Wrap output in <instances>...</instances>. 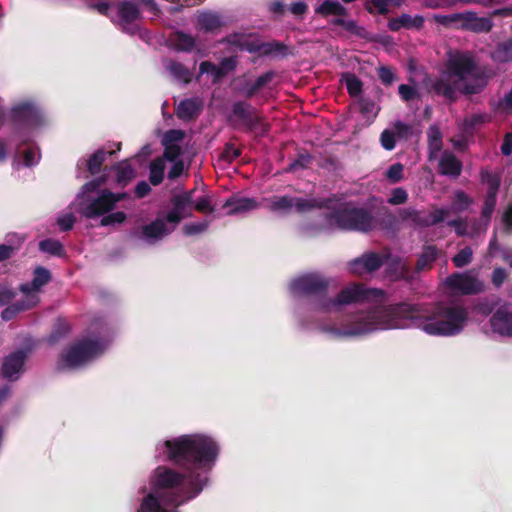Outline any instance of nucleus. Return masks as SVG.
Returning <instances> with one entry per match:
<instances>
[{
	"instance_id": "nucleus-1",
	"label": "nucleus",
	"mask_w": 512,
	"mask_h": 512,
	"mask_svg": "<svg viewBox=\"0 0 512 512\" xmlns=\"http://www.w3.org/2000/svg\"><path fill=\"white\" fill-rule=\"evenodd\" d=\"M468 319L462 306L439 304L428 309L419 304L399 302L376 307L355 315L345 329L327 328L337 336H356L378 329H403L413 326L433 336H452L460 333Z\"/></svg>"
},
{
	"instance_id": "nucleus-2",
	"label": "nucleus",
	"mask_w": 512,
	"mask_h": 512,
	"mask_svg": "<svg viewBox=\"0 0 512 512\" xmlns=\"http://www.w3.org/2000/svg\"><path fill=\"white\" fill-rule=\"evenodd\" d=\"M164 447L167 459L187 472L181 474L165 466L155 470V486L170 490L164 502L176 508L202 492L208 478L198 470L211 469L218 457L219 446L209 436L188 434L166 440Z\"/></svg>"
},
{
	"instance_id": "nucleus-3",
	"label": "nucleus",
	"mask_w": 512,
	"mask_h": 512,
	"mask_svg": "<svg viewBox=\"0 0 512 512\" xmlns=\"http://www.w3.org/2000/svg\"><path fill=\"white\" fill-rule=\"evenodd\" d=\"M322 217L319 231L338 229L367 233L376 227V219L368 209L348 204L324 213Z\"/></svg>"
},
{
	"instance_id": "nucleus-4",
	"label": "nucleus",
	"mask_w": 512,
	"mask_h": 512,
	"mask_svg": "<svg viewBox=\"0 0 512 512\" xmlns=\"http://www.w3.org/2000/svg\"><path fill=\"white\" fill-rule=\"evenodd\" d=\"M432 20L446 29L465 31L474 34L489 33L494 27V22L491 17L479 16L472 10L448 15L434 14L432 16Z\"/></svg>"
},
{
	"instance_id": "nucleus-5",
	"label": "nucleus",
	"mask_w": 512,
	"mask_h": 512,
	"mask_svg": "<svg viewBox=\"0 0 512 512\" xmlns=\"http://www.w3.org/2000/svg\"><path fill=\"white\" fill-rule=\"evenodd\" d=\"M228 122L234 128L244 127L246 132L260 137L268 135L271 129V125L264 116L246 101H236L232 104Z\"/></svg>"
},
{
	"instance_id": "nucleus-6",
	"label": "nucleus",
	"mask_w": 512,
	"mask_h": 512,
	"mask_svg": "<svg viewBox=\"0 0 512 512\" xmlns=\"http://www.w3.org/2000/svg\"><path fill=\"white\" fill-rule=\"evenodd\" d=\"M104 348L99 339L84 338L70 345L59 358V369H75L100 355Z\"/></svg>"
},
{
	"instance_id": "nucleus-7",
	"label": "nucleus",
	"mask_w": 512,
	"mask_h": 512,
	"mask_svg": "<svg viewBox=\"0 0 512 512\" xmlns=\"http://www.w3.org/2000/svg\"><path fill=\"white\" fill-rule=\"evenodd\" d=\"M383 296V291L366 288L363 284H353L343 288L335 298L324 297L319 302V310L323 312L337 311L342 305L369 301Z\"/></svg>"
},
{
	"instance_id": "nucleus-8",
	"label": "nucleus",
	"mask_w": 512,
	"mask_h": 512,
	"mask_svg": "<svg viewBox=\"0 0 512 512\" xmlns=\"http://www.w3.org/2000/svg\"><path fill=\"white\" fill-rule=\"evenodd\" d=\"M225 42L241 51L249 53H257L259 56L271 55H287V45L282 42L273 40L270 42L261 41L258 38H253L251 35L242 33L229 34L225 38Z\"/></svg>"
},
{
	"instance_id": "nucleus-9",
	"label": "nucleus",
	"mask_w": 512,
	"mask_h": 512,
	"mask_svg": "<svg viewBox=\"0 0 512 512\" xmlns=\"http://www.w3.org/2000/svg\"><path fill=\"white\" fill-rule=\"evenodd\" d=\"M332 279L319 272H310L299 276L290 283V290L294 294L305 296H318L316 308L319 310V302L327 296V291Z\"/></svg>"
},
{
	"instance_id": "nucleus-10",
	"label": "nucleus",
	"mask_w": 512,
	"mask_h": 512,
	"mask_svg": "<svg viewBox=\"0 0 512 512\" xmlns=\"http://www.w3.org/2000/svg\"><path fill=\"white\" fill-rule=\"evenodd\" d=\"M116 19L111 17L113 23L119 26L123 32L135 34L138 31L136 21L141 18V12L137 4L131 1H122L116 5Z\"/></svg>"
},
{
	"instance_id": "nucleus-11",
	"label": "nucleus",
	"mask_w": 512,
	"mask_h": 512,
	"mask_svg": "<svg viewBox=\"0 0 512 512\" xmlns=\"http://www.w3.org/2000/svg\"><path fill=\"white\" fill-rule=\"evenodd\" d=\"M446 285L462 295H474L484 290V284L470 272L453 273L445 281Z\"/></svg>"
},
{
	"instance_id": "nucleus-12",
	"label": "nucleus",
	"mask_w": 512,
	"mask_h": 512,
	"mask_svg": "<svg viewBox=\"0 0 512 512\" xmlns=\"http://www.w3.org/2000/svg\"><path fill=\"white\" fill-rule=\"evenodd\" d=\"M193 193L194 190H191L172 196V208L165 217L167 222L177 225L184 218L192 216Z\"/></svg>"
},
{
	"instance_id": "nucleus-13",
	"label": "nucleus",
	"mask_w": 512,
	"mask_h": 512,
	"mask_svg": "<svg viewBox=\"0 0 512 512\" xmlns=\"http://www.w3.org/2000/svg\"><path fill=\"white\" fill-rule=\"evenodd\" d=\"M111 196L112 192L110 190H101L98 197L87 204H81V215L87 219H95L109 213L114 209L113 202L110 199Z\"/></svg>"
},
{
	"instance_id": "nucleus-14",
	"label": "nucleus",
	"mask_w": 512,
	"mask_h": 512,
	"mask_svg": "<svg viewBox=\"0 0 512 512\" xmlns=\"http://www.w3.org/2000/svg\"><path fill=\"white\" fill-rule=\"evenodd\" d=\"M11 120L13 123L24 126H39L43 123V116L35 105L24 102L12 108Z\"/></svg>"
},
{
	"instance_id": "nucleus-15",
	"label": "nucleus",
	"mask_w": 512,
	"mask_h": 512,
	"mask_svg": "<svg viewBox=\"0 0 512 512\" xmlns=\"http://www.w3.org/2000/svg\"><path fill=\"white\" fill-rule=\"evenodd\" d=\"M27 360V352L16 350L7 355L2 362L1 375L9 381H16L20 378Z\"/></svg>"
},
{
	"instance_id": "nucleus-16",
	"label": "nucleus",
	"mask_w": 512,
	"mask_h": 512,
	"mask_svg": "<svg viewBox=\"0 0 512 512\" xmlns=\"http://www.w3.org/2000/svg\"><path fill=\"white\" fill-rule=\"evenodd\" d=\"M385 262V257L376 252H366L349 264V270L355 275L373 273L379 270Z\"/></svg>"
},
{
	"instance_id": "nucleus-17",
	"label": "nucleus",
	"mask_w": 512,
	"mask_h": 512,
	"mask_svg": "<svg viewBox=\"0 0 512 512\" xmlns=\"http://www.w3.org/2000/svg\"><path fill=\"white\" fill-rule=\"evenodd\" d=\"M482 181L487 184L488 188L481 211V217L489 221L497 204V194L500 187V179L486 171L485 173H482Z\"/></svg>"
},
{
	"instance_id": "nucleus-18",
	"label": "nucleus",
	"mask_w": 512,
	"mask_h": 512,
	"mask_svg": "<svg viewBox=\"0 0 512 512\" xmlns=\"http://www.w3.org/2000/svg\"><path fill=\"white\" fill-rule=\"evenodd\" d=\"M332 24L335 26L343 27L349 33L367 40L369 42L380 43L386 45L391 42V37L388 35H372L370 32L366 30L363 26H359L354 20H345L343 18H335L332 21Z\"/></svg>"
},
{
	"instance_id": "nucleus-19",
	"label": "nucleus",
	"mask_w": 512,
	"mask_h": 512,
	"mask_svg": "<svg viewBox=\"0 0 512 512\" xmlns=\"http://www.w3.org/2000/svg\"><path fill=\"white\" fill-rule=\"evenodd\" d=\"M490 325L493 332L501 336H512V308L505 303L500 306L491 316Z\"/></svg>"
},
{
	"instance_id": "nucleus-20",
	"label": "nucleus",
	"mask_w": 512,
	"mask_h": 512,
	"mask_svg": "<svg viewBox=\"0 0 512 512\" xmlns=\"http://www.w3.org/2000/svg\"><path fill=\"white\" fill-rule=\"evenodd\" d=\"M475 69V63L473 59L464 54H457L456 56L449 59L447 63V74L457 79L459 84L466 78L467 75L471 74Z\"/></svg>"
},
{
	"instance_id": "nucleus-21",
	"label": "nucleus",
	"mask_w": 512,
	"mask_h": 512,
	"mask_svg": "<svg viewBox=\"0 0 512 512\" xmlns=\"http://www.w3.org/2000/svg\"><path fill=\"white\" fill-rule=\"evenodd\" d=\"M236 67V58L226 57L221 60L218 66L210 61H203L200 63L199 70L201 74H211L213 76V83H217L229 73L235 71Z\"/></svg>"
},
{
	"instance_id": "nucleus-22",
	"label": "nucleus",
	"mask_w": 512,
	"mask_h": 512,
	"mask_svg": "<svg viewBox=\"0 0 512 512\" xmlns=\"http://www.w3.org/2000/svg\"><path fill=\"white\" fill-rule=\"evenodd\" d=\"M169 233L170 230L167 228L165 221L157 218L150 224L142 226L140 231H132L131 236L137 239L145 240L148 243H155Z\"/></svg>"
},
{
	"instance_id": "nucleus-23",
	"label": "nucleus",
	"mask_w": 512,
	"mask_h": 512,
	"mask_svg": "<svg viewBox=\"0 0 512 512\" xmlns=\"http://www.w3.org/2000/svg\"><path fill=\"white\" fill-rule=\"evenodd\" d=\"M51 279V272L43 266H38L33 271L31 282L21 284L19 289L25 297L38 296L36 293L39 292L43 286L47 285Z\"/></svg>"
},
{
	"instance_id": "nucleus-24",
	"label": "nucleus",
	"mask_w": 512,
	"mask_h": 512,
	"mask_svg": "<svg viewBox=\"0 0 512 512\" xmlns=\"http://www.w3.org/2000/svg\"><path fill=\"white\" fill-rule=\"evenodd\" d=\"M459 88V81H455L447 73L437 78L431 86V90L436 95L443 96L451 102L457 99V91Z\"/></svg>"
},
{
	"instance_id": "nucleus-25",
	"label": "nucleus",
	"mask_w": 512,
	"mask_h": 512,
	"mask_svg": "<svg viewBox=\"0 0 512 512\" xmlns=\"http://www.w3.org/2000/svg\"><path fill=\"white\" fill-rule=\"evenodd\" d=\"M202 101L198 98H186L176 106L175 114L178 119L191 121L196 119L202 112Z\"/></svg>"
},
{
	"instance_id": "nucleus-26",
	"label": "nucleus",
	"mask_w": 512,
	"mask_h": 512,
	"mask_svg": "<svg viewBox=\"0 0 512 512\" xmlns=\"http://www.w3.org/2000/svg\"><path fill=\"white\" fill-rule=\"evenodd\" d=\"M462 162L457 156L450 152L444 151L438 163V172L441 175L457 178L462 172Z\"/></svg>"
},
{
	"instance_id": "nucleus-27",
	"label": "nucleus",
	"mask_w": 512,
	"mask_h": 512,
	"mask_svg": "<svg viewBox=\"0 0 512 512\" xmlns=\"http://www.w3.org/2000/svg\"><path fill=\"white\" fill-rule=\"evenodd\" d=\"M425 19L421 15L412 17L409 14L403 13L397 18H391L388 21V28L390 31L397 32L401 28L420 30L424 26Z\"/></svg>"
},
{
	"instance_id": "nucleus-28",
	"label": "nucleus",
	"mask_w": 512,
	"mask_h": 512,
	"mask_svg": "<svg viewBox=\"0 0 512 512\" xmlns=\"http://www.w3.org/2000/svg\"><path fill=\"white\" fill-rule=\"evenodd\" d=\"M39 303V296L25 297L7 306L1 313L4 321L12 320L19 312L27 311Z\"/></svg>"
},
{
	"instance_id": "nucleus-29",
	"label": "nucleus",
	"mask_w": 512,
	"mask_h": 512,
	"mask_svg": "<svg viewBox=\"0 0 512 512\" xmlns=\"http://www.w3.org/2000/svg\"><path fill=\"white\" fill-rule=\"evenodd\" d=\"M428 138V159L433 161L438 157L443 148V135L437 125H431L427 131Z\"/></svg>"
},
{
	"instance_id": "nucleus-30",
	"label": "nucleus",
	"mask_w": 512,
	"mask_h": 512,
	"mask_svg": "<svg viewBox=\"0 0 512 512\" xmlns=\"http://www.w3.org/2000/svg\"><path fill=\"white\" fill-rule=\"evenodd\" d=\"M258 204L252 198H229L225 201L223 208L228 209V215H235L256 209Z\"/></svg>"
},
{
	"instance_id": "nucleus-31",
	"label": "nucleus",
	"mask_w": 512,
	"mask_h": 512,
	"mask_svg": "<svg viewBox=\"0 0 512 512\" xmlns=\"http://www.w3.org/2000/svg\"><path fill=\"white\" fill-rule=\"evenodd\" d=\"M294 205L293 207L300 213L309 211L315 208L322 209H331L332 203L334 202V198H322V199H304V198H293Z\"/></svg>"
},
{
	"instance_id": "nucleus-32",
	"label": "nucleus",
	"mask_w": 512,
	"mask_h": 512,
	"mask_svg": "<svg viewBox=\"0 0 512 512\" xmlns=\"http://www.w3.org/2000/svg\"><path fill=\"white\" fill-rule=\"evenodd\" d=\"M315 13L319 14V15H321L323 17H327V16H330V15L346 16L348 14V11L338 1H335V0H325L322 4H320L315 9Z\"/></svg>"
},
{
	"instance_id": "nucleus-33",
	"label": "nucleus",
	"mask_w": 512,
	"mask_h": 512,
	"mask_svg": "<svg viewBox=\"0 0 512 512\" xmlns=\"http://www.w3.org/2000/svg\"><path fill=\"white\" fill-rule=\"evenodd\" d=\"M114 151H106L104 149H98L95 151L88 160L86 161V166L90 174L96 175L98 174L103 166V163L106 161L108 155H113Z\"/></svg>"
},
{
	"instance_id": "nucleus-34",
	"label": "nucleus",
	"mask_w": 512,
	"mask_h": 512,
	"mask_svg": "<svg viewBox=\"0 0 512 512\" xmlns=\"http://www.w3.org/2000/svg\"><path fill=\"white\" fill-rule=\"evenodd\" d=\"M438 257V250L436 246L429 245L424 247L422 254L418 257L416 262V270L423 271L432 267V264Z\"/></svg>"
},
{
	"instance_id": "nucleus-35",
	"label": "nucleus",
	"mask_w": 512,
	"mask_h": 512,
	"mask_svg": "<svg viewBox=\"0 0 512 512\" xmlns=\"http://www.w3.org/2000/svg\"><path fill=\"white\" fill-rule=\"evenodd\" d=\"M137 512H178L176 509L167 510L163 507L160 500L150 493L144 497Z\"/></svg>"
},
{
	"instance_id": "nucleus-36",
	"label": "nucleus",
	"mask_w": 512,
	"mask_h": 512,
	"mask_svg": "<svg viewBox=\"0 0 512 512\" xmlns=\"http://www.w3.org/2000/svg\"><path fill=\"white\" fill-rule=\"evenodd\" d=\"M173 46L177 51L190 52L195 47V39L189 34L177 31L172 38Z\"/></svg>"
},
{
	"instance_id": "nucleus-37",
	"label": "nucleus",
	"mask_w": 512,
	"mask_h": 512,
	"mask_svg": "<svg viewBox=\"0 0 512 512\" xmlns=\"http://www.w3.org/2000/svg\"><path fill=\"white\" fill-rule=\"evenodd\" d=\"M149 181L153 186H158L164 179L165 163L160 157L155 158L149 165Z\"/></svg>"
},
{
	"instance_id": "nucleus-38",
	"label": "nucleus",
	"mask_w": 512,
	"mask_h": 512,
	"mask_svg": "<svg viewBox=\"0 0 512 512\" xmlns=\"http://www.w3.org/2000/svg\"><path fill=\"white\" fill-rule=\"evenodd\" d=\"M198 25L204 32H212L221 27L220 17L213 13H202L198 17Z\"/></svg>"
},
{
	"instance_id": "nucleus-39",
	"label": "nucleus",
	"mask_w": 512,
	"mask_h": 512,
	"mask_svg": "<svg viewBox=\"0 0 512 512\" xmlns=\"http://www.w3.org/2000/svg\"><path fill=\"white\" fill-rule=\"evenodd\" d=\"M377 221L384 230H394L398 223L396 216L385 206L378 210Z\"/></svg>"
},
{
	"instance_id": "nucleus-40",
	"label": "nucleus",
	"mask_w": 512,
	"mask_h": 512,
	"mask_svg": "<svg viewBox=\"0 0 512 512\" xmlns=\"http://www.w3.org/2000/svg\"><path fill=\"white\" fill-rule=\"evenodd\" d=\"M39 249L44 253L58 257H61L65 254L62 243L55 239H44L40 241Z\"/></svg>"
},
{
	"instance_id": "nucleus-41",
	"label": "nucleus",
	"mask_w": 512,
	"mask_h": 512,
	"mask_svg": "<svg viewBox=\"0 0 512 512\" xmlns=\"http://www.w3.org/2000/svg\"><path fill=\"white\" fill-rule=\"evenodd\" d=\"M343 80L348 94L351 97H357L362 93L363 82L353 73H346L343 75Z\"/></svg>"
},
{
	"instance_id": "nucleus-42",
	"label": "nucleus",
	"mask_w": 512,
	"mask_h": 512,
	"mask_svg": "<svg viewBox=\"0 0 512 512\" xmlns=\"http://www.w3.org/2000/svg\"><path fill=\"white\" fill-rule=\"evenodd\" d=\"M168 71L178 80L184 83L191 81V73L189 69L182 63L177 61H171L167 66Z\"/></svg>"
},
{
	"instance_id": "nucleus-43",
	"label": "nucleus",
	"mask_w": 512,
	"mask_h": 512,
	"mask_svg": "<svg viewBox=\"0 0 512 512\" xmlns=\"http://www.w3.org/2000/svg\"><path fill=\"white\" fill-rule=\"evenodd\" d=\"M294 205V199L290 196L274 197L270 203V210L274 212H289Z\"/></svg>"
},
{
	"instance_id": "nucleus-44",
	"label": "nucleus",
	"mask_w": 512,
	"mask_h": 512,
	"mask_svg": "<svg viewBox=\"0 0 512 512\" xmlns=\"http://www.w3.org/2000/svg\"><path fill=\"white\" fill-rule=\"evenodd\" d=\"M473 259V250L471 247L466 246L459 250V252L454 255L452 258V262L457 268H462L464 266H467L472 262Z\"/></svg>"
},
{
	"instance_id": "nucleus-45",
	"label": "nucleus",
	"mask_w": 512,
	"mask_h": 512,
	"mask_svg": "<svg viewBox=\"0 0 512 512\" xmlns=\"http://www.w3.org/2000/svg\"><path fill=\"white\" fill-rule=\"evenodd\" d=\"M495 54L502 62L512 61V38L498 43Z\"/></svg>"
},
{
	"instance_id": "nucleus-46",
	"label": "nucleus",
	"mask_w": 512,
	"mask_h": 512,
	"mask_svg": "<svg viewBox=\"0 0 512 512\" xmlns=\"http://www.w3.org/2000/svg\"><path fill=\"white\" fill-rule=\"evenodd\" d=\"M134 177V170L131 165H118L116 167V181L119 185L126 186Z\"/></svg>"
},
{
	"instance_id": "nucleus-47",
	"label": "nucleus",
	"mask_w": 512,
	"mask_h": 512,
	"mask_svg": "<svg viewBox=\"0 0 512 512\" xmlns=\"http://www.w3.org/2000/svg\"><path fill=\"white\" fill-rule=\"evenodd\" d=\"M471 204L472 199L464 191L459 190L455 193L452 207L456 212L467 210Z\"/></svg>"
},
{
	"instance_id": "nucleus-48",
	"label": "nucleus",
	"mask_w": 512,
	"mask_h": 512,
	"mask_svg": "<svg viewBox=\"0 0 512 512\" xmlns=\"http://www.w3.org/2000/svg\"><path fill=\"white\" fill-rule=\"evenodd\" d=\"M365 9L370 14L387 15L389 13L388 4L386 0H368L365 3Z\"/></svg>"
},
{
	"instance_id": "nucleus-49",
	"label": "nucleus",
	"mask_w": 512,
	"mask_h": 512,
	"mask_svg": "<svg viewBox=\"0 0 512 512\" xmlns=\"http://www.w3.org/2000/svg\"><path fill=\"white\" fill-rule=\"evenodd\" d=\"M404 166L402 163H394L385 172V176L392 184L398 183L403 179Z\"/></svg>"
},
{
	"instance_id": "nucleus-50",
	"label": "nucleus",
	"mask_w": 512,
	"mask_h": 512,
	"mask_svg": "<svg viewBox=\"0 0 512 512\" xmlns=\"http://www.w3.org/2000/svg\"><path fill=\"white\" fill-rule=\"evenodd\" d=\"M186 133L181 129H170L165 132L162 138V145L178 144L184 140Z\"/></svg>"
},
{
	"instance_id": "nucleus-51",
	"label": "nucleus",
	"mask_w": 512,
	"mask_h": 512,
	"mask_svg": "<svg viewBox=\"0 0 512 512\" xmlns=\"http://www.w3.org/2000/svg\"><path fill=\"white\" fill-rule=\"evenodd\" d=\"M126 218L127 215L123 211H117L107 215L104 214L101 218L100 225L109 226L114 224H121L126 220Z\"/></svg>"
},
{
	"instance_id": "nucleus-52",
	"label": "nucleus",
	"mask_w": 512,
	"mask_h": 512,
	"mask_svg": "<svg viewBox=\"0 0 512 512\" xmlns=\"http://www.w3.org/2000/svg\"><path fill=\"white\" fill-rule=\"evenodd\" d=\"M394 133L400 139H409L413 135V126L398 120L394 123Z\"/></svg>"
},
{
	"instance_id": "nucleus-53",
	"label": "nucleus",
	"mask_w": 512,
	"mask_h": 512,
	"mask_svg": "<svg viewBox=\"0 0 512 512\" xmlns=\"http://www.w3.org/2000/svg\"><path fill=\"white\" fill-rule=\"evenodd\" d=\"M242 151L235 147L233 143H226L224 150L221 153V158L229 163L239 158Z\"/></svg>"
},
{
	"instance_id": "nucleus-54",
	"label": "nucleus",
	"mask_w": 512,
	"mask_h": 512,
	"mask_svg": "<svg viewBox=\"0 0 512 512\" xmlns=\"http://www.w3.org/2000/svg\"><path fill=\"white\" fill-rule=\"evenodd\" d=\"M398 92L401 99L405 102H409L414 100L415 98H419V93L417 89L407 84L399 85Z\"/></svg>"
},
{
	"instance_id": "nucleus-55",
	"label": "nucleus",
	"mask_w": 512,
	"mask_h": 512,
	"mask_svg": "<svg viewBox=\"0 0 512 512\" xmlns=\"http://www.w3.org/2000/svg\"><path fill=\"white\" fill-rule=\"evenodd\" d=\"M209 223L207 221L189 223L183 227L184 233L187 236H194L201 234L207 230Z\"/></svg>"
},
{
	"instance_id": "nucleus-56",
	"label": "nucleus",
	"mask_w": 512,
	"mask_h": 512,
	"mask_svg": "<svg viewBox=\"0 0 512 512\" xmlns=\"http://www.w3.org/2000/svg\"><path fill=\"white\" fill-rule=\"evenodd\" d=\"M395 138H396V135H395L394 131L385 129L380 135V142H381L382 147L388 151L393 150L396 145Z\"/></svg>"
},
{
	"instance_id": "nucleus-57",
	"label": "nucleus",
	"mask_w": 512,
	"mask_h": 512,
	"mask_svg": "<svg viewBox=\"0 0 512 512\" xmlns=\"http://www.w3.org/2000/svg\"><path fill=\"white\" fill-rule=\"evenodd\" d=\"M311 160L312 158L309 154H299L297 159L290 163L286 170L287 172H294L299 168H307Z\"/></svg>"
},
{
	"instance_id": "nucleus-58",
	"label": "nucleus",
	"mask_w": 512,
	"mask_h": 512,
	"mask_svg": "<svg viewBox=\"0 0 512 512\" xmlns=\"http://www.w3.org/2000/svg\"><path fill=\"white\" fill-rule=\"evenodd\" d=\"M194 209L200 213L211 214L215 211L209 196L200 197L194 204Z\"/></svg>"
},
{
	"instance_id": "nucleus-59",
	"label": "nucleus",
	"mask_w": 512,
	"mask_h": 512,
	"mask_svg": "<svg viewBox=\"0 0 512 512\" xmlns=\"http://www.w3.org/2000/svg\"><path fill=\"white\" fill-rule=\"evenodd\" d=\"M408 199V193L405 189L398 187L394 188L391 192V196L388 199V203L391 205L404 204Z\"/></svg>"
},
{
	"instance_id": "nucleus-60",
	"label": "nucleus",
	"mask_w": 512,
	"mask_h": 512,
	"mask_svg": "<svg viewBox=\"0 0 512 512\" xmlns=\"http://www.w3.org/2000/svg\"><path fill=\"white\" fill-rule=\"evenodd\" d=\"M164 146V158L170 162L177 161L182 154V149L178 144H166Z\"/></svg>"
},
{
	"instance_id": "nucleus-61",
	"label": "nucleus",
	"mask_w": 512,
	"mask_h": 512,
	"mask_svg": "<svg viewBox=\"0 0 512 512\" xmlns=\"http://www.w3.org/2000/svg\"><path fill=\"white\" fill-rule=\"evenodd\" d=\"M378 77L383 85L390 86L395 80V74L390 67L381 66L378 69Z\"/></svg>"
},
{
	"instance_id": "nucleus-62",
	"label": "nucleus",
	"mask_w": 512,
	"mask_h": 512,
	"mask_svg": "<svg viewBox=\"0 0 512 512\" xmlns=\"http://www.w3.org/2000/svg\"><path fill=\"white\" fill-rule=\"evenodd\" d=\"M508 274L504 268H495L491 275V282L496 288H500L507 279Z\"/></svg>"
},
{
	"instance_id": "nucleus-63",
	"label": "nucleus",
	"mask_w": 512,
	"mask_h": 512,
	"mask_svg": "<svg viewBox=\"0 0 512 512\" xmlns=\"http://www.w3.org/2000/svg\"><path fill=\"white\" fill-rule=\"evenodd\" d=\"M447 225L454 228L455 233L458 236H464L467 234V222L465 219H453L448 221Z\"/></svg>"
},
{
	"instance_id": "nucleus-64",
	"label": "nucleus",
	"mask_w": 512,
	"mask_h": 512,
	"mask_svg": "<svg viewBox=\"0 0 512 512\" xmlns=\"http://www.w3.org/2000/svg\"><path fill=\"white\" fill-rule=\"evenodd\" d=\"M502 222L504 225V230L507 233L512 232V202L508 204L506 207L503 215H502Z\"/></svg>"
}]
</instances>
